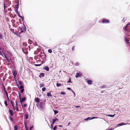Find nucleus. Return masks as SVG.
I'll use <instances>...</instances> for the list:
<instances>
[{
    "label": "nucleus",
    "mask_w": 130,
    "mask_h": 130,
    "mask_svg": "<svg viewBox=\"0 0 130 130\" xmlns=\"http://www.w3.org/2000/svg\"><path fill=\"white\" fill-rule=\"evenodd\" d=\"M12 73L14 77H15L16 75L17 74V72L16 70H13L12 71Z\"/></svg>",
    "instance_id": "f257e3e1"
},
{
    "label": "nucleus",
    "mask_w": 130,
    "mask_h": 130,
    "mask_svg": "<svg viewBox=\"0 0 130 130\" xmlns=\"http://www.w3.org/2000/svg\"><path fill=\"white\" fill-rule=\"evenodd\" d=\"M109 21L107 20L103 19L102 20V22L103 23H109Z\"/></svg>",
    "instance_id": "f03ea898"
},
{
    "label": "nucleus",
    "mask_w": 130,
    "mask_h": 130,
    "mask_svg": "<svg viewBox=\"0 0 130 130\" xmlns=\"http://www.w3.org/2000/svg\"><path fill=\"white\" fill-rule=\"evenodd\" d=\"M26 98H24L22 99L21 98H20V103H22V102L24 101L25 100Z\"/></svg>",
    "instance_id": "7ed1b4c3"
},
{
    "label": "nucleus",
    "mask_w": 130,
    "mask_h": 130,
    "mask_svg": "<svg viewBox=\"0 0 130 130\" xmlns=\"http://www.w3.org/2000/svg\"><path fill=\"white\" fill-rule=\"evenodd\" d=\"M81 74L79 73H77L75 77L76 78H77L79 77H80Z\"/></svg>",
    "instance_id": "20e7f679"
},
{
    "label": "nucleus",
    "mask_w": 130,
    "mask_h": 130,
    "mask_svg": "<svg viewBox=\"0 0 130 130\" xmlns=\"http://www.w3.org/2000/svg\"><path fill=\"white\" fill-rule=\"evenodd\" d=\"M126 124L124 123H121L119 124H118V125H117V126H121L123 125H125Z\"/></svg>",
    "instance_id": "39448f33"
},
{
    "label": "nucleus",
    "mask_w": 130,
    "mask_h": 130,
    "mask_svg": "<svg viewBox=\"0 0 130 130\" xmlns=\"http://www.w3.org/2000/svg\"><path fill=\"white\" fill-rule=\"evenodd\" d=\"M58 120V119L57 118H55V119H53V122H52V124H54L55 122L56 121Z\"/></svg>",
    "instance_id": "423d86ee"
},
{
    "label": "nucleus",
    "mask_w": 130,
    "mask_h": 130,
    "mask_svg": "<svg viewBox=\"0 0 130 130\" xmlns=\"http://www.w3.org/2000/svg\"><path fill=\"white\" fill-rule=\"evenodd\" d=\"M35 100L36 102L39 103V99L38 98H35Z\"/></svg>",
    "instance_id": "0eeeda50"
},
{
    "label": "nucleus",
    "mask_w": 130,
    "mask_h": 130,
    "mask_svg": "<svg viewBox=\"0 0 130 130\" xmlns=\"http://www.w3.org/2000/svg\"><path fill=\"white\" fill-rule=\"evenodd\" d=\"M44 69L46 70L47 71H49V68L47 66L45 67Z\"/></svg>",
    "instance_id": "6e6552de"
},
{
    "label": "nucleus",
    "mask_w": 130,
    "mask_h": 130,
    "mask_svg": "<svg viewBox=\"0 0 130 130\" xmlns=\"http://www.w3.org/2000/svg\"><path fill=\"white\" fill-rule=\"evenodd\" d=\"M43 103H41L39 104L40 107L41 108H42L43 107Z\"/></svg>",
    "instance_id": "1a4fd4ad"
},
{
    "label": "nucleus",
    "mask_w": 130,
    "mask_h": 130,
    "mask_svg": "<svg viewBox=\"0 0 130 130\" xmlns=\"http://www.w3.org/2000/svg\"><path fill=\"white\" fill-rule=\"evenodd\" d=\"M10 114L12 116L13 115V111L11 110H9Z\"/></svg>",
    "instance_id": "9d476101"
},
{
    "label": "nucleus",
    "mask_w": 130,
    "mask_h": 130,
    "mask_svg": "<svg viewBox=\"0 0 130 130\" xmlns=\"http://www.w3.org/2000/svg\"><path fill=\"white\" fill-rule=\"evenodd\" d=\"M87 82L88 84L89 85H90L92 84V81L90 80H88Z\"/></svg>",
    "instance_id": "9b49d317"
},
{
    "label": "nucleus",
    "mask_w": 130,
    "mask_h": 130,
    "mask_svg": "<svg viewBox=\"0 0 130 130\" xmlns=\"http://www.w3.org/2000/svg\"><path fill=\"white\" fill-rule=\"evenodd\" d=\"M115 114L113 115H107L108 116L111 117H113L114 116Z\"/></svg>",
    "instance_id": "f8f14e48"
},
{
    "label": "nucleus",
    "mask_w": 130,
    "mask_h": 130,
    "mask_svg": "<svg viewBox=\"0 0 130 130\" xmlns=\"http://www.w3.org/2000/svg\"><path fill=\"white\" fill-rule=\"evenodd\" d=\"M61 85V84L60 83H57L56 84V86L57 87H59Z\"/></svg>",
    "instance_id": "ddd939ff"
},
{
    "label": "nucleus",
    "mask_w": 130,
    "mask_h": 130,
    "mask_svg": "<svg viewBox=\"0 0 130 130\" xmlns=\"http://www.w3.org/2000/svg\"><path fill=\"white\" fill-rule=\"evenodd\" d=\"M47 95L48 96H50V97H51L52 96V95L51 94V93H47Z\"/></svg>",
    "instance_id": "4468645a"
},
{
    "label": "nucleus",
    "mask_w": 130,
    "mask_h": 130,
    "mask_svg": "<svg viewBox=\"0 0 130 130\" xmlns=\"http://www.w3.org/2000/svg\"><path fill=\"white\" fill-rule=\"evenodd\" d=\"M53 111L54 112L55 115L58 113V111L57 110H53Z\"/></svg>",
    "instance_id": "2eb2a0df"
},
{
    "label": "nucleus",
    "mask_w": 130,
    "mask_h": 130,
    "mask_svg": "<svg viewBox=\"0 0 130 130\" xmlns=\"http://www.w3.org/2000/svg\"><path fill=\"white\" fill-rule=\"evenodd\" d=\"M18 127L17 126H15L14 127V130H17L18 129Z\"/></svg>",
    "instance_id": "dca6fc26"
},
{
    "label": "nucleus",
    "mask_w": 130,
    "mask_h": 130,
    "mask_svg": "<svg viewBox=\"0 0 130 130\" xmlns=\"http://www.w3.org/2000/svg\"><path fill=\"white\" fill-rule=\"evenodd\" d=\"M125 41L126 42V43H128L129 41L127 39L125 38Z\"/></svg>",
    "instance_id": "f3484780"
},
{
    "label": "nucleus",
    "mask_w": 130,
    "mask_h": 130,
    "mask_svg": "<svg viewBox=\"0 0 130 130\" xmlns=\"http://www.w3.org/2000/svg\"><path fill=\"white\" fill-rule=\"evenodd\" d=\"M40 75L43 77L44 76V74L43 73H40Z\"/></svg>",
    "instance_id": "a211bd4d"
},
{
    "label": "nucleus",
    "mask_w": 130,
    "mask_h": 130,
    "mask_svg": "<svg viewBox=\"0 0 130 130\" xmlns=\"http://www.w3.org/2000/svg\"><path fill=\"white\" fill-rule=\"evenodd\" d=\"M130 25V23H128L127 25H126V27H125V30H126V28L129 25Z\"/></svg>",
    "instance_id": "6ab92c4d"
},
{
    "label": "nucleus",
    "mask_w": 130,
    "mask_h": 130,
    "mask_svg": "<svg viewBox=\"0 0 130 130\" xmlns=\"http://www.w3.org/2000/svg\"><path fill=\"white\" fill-rule=\"evenodd\" d=\"M130 25V23H128L127 25H126V27H125V30H126V28L129 25Z\"/></svg>",
    "instance_id": "aec40b11"
},
{
    "label": "nucleus",
    "mask_w": 130,
    "mask_h": 130,
    "mask_svg": "<svg viewBox=\"0 0 130 130\" xmlns=\"http://www.w3.org/2000/svg\"><path fill=\"white\" fill-rule=\"evenodd\" d=\"M48 52L50 53H51L52 52V51L51 49H48Z\"/></svg>",
    "instance_id": "412c9836"
},
{
    "label": "nucleus",
    "mask_w": 130,
    "mask_h": 130,
    "mask_svg": "<svg viewBox=\"0 0 130 130\" xmlns=\"http://www.w3.org/2000/svg\"><path fill=\"white\" fill-rule=\"evenodd\" d=\"M5 92L7 96L8 97V99H9L7 92L6 90L5 91Z\"/></svg>",
    "instance_id": "4be33fe9"
},
{
    "label": "nucleus",
    "mask_w": 130,
    "mask_h": 130,
    "mask_svg": "<svg viewBox=\"0 0 130 130\" xmlns=\"http://www.w3.org/2000/svg\"><path fill=\"white\" fill-rule=\"evenodd\" d=\"M42 90L43 91H45L46 90V88L45 87L43 88L42 89Z\"/></svg>",
    "instance_id": "5701e85b"
},
{
    "label": "nucleus",
    "mask_w": 130,
    "mask_h": 130,
    "mask_svg": "<svg viewBox=\"0 0 130 130\" xmlns=\"http://www.w3.org/2000/svg\"><path fill=\"white\" fill-rule=\"evenodd\" d=\"M19 99H20V98H21V95L20 94V93L19 92Z\"/></svg>",
    "instance_id": "b1692460"
},
{
    "label": "nucleus",
    "mask_w": 130,
    "mask_h": 130,
    "mask_svg": "<svg viewBox=\"0 0 130 130\" xmlns=\"http://www.w3.org/2000/svg\"><path fill=\"white\" fill-rule=\"evenodd\" d=\"M4 103L6 106H7L8 104H7V102L6 101H5V102Z\"/></svg>",
    "instance_id": "393cba45"
},
{
    "label": "nucleus",
    "mask_w": 130,
    "mask_h": 130,
    "mask_svg": "<svg viewBox=\"0 0 130 130\" xmlns=\"http://www.w3.org/2000/svg\"><path fill=\"white\" fill-rule=\"evenodd\" d=\"M60 94H62V95H65L66 94V93L65 92H62L60 93Z\"/></svg>",
    "instance_id": "a878e982"
},
{
    "label": "nucleus",
    "mask_w": 130,
    "mask_h": 130,
    "mask_svg": "<svg viewBox=\"0 0 130 130\" xmlns=\"http://www.w3.org/2000/svg\"><path fill=\"white\" fill-rule=\"evenodd\" d=\"M23 86H21L19 88L20 89H23Z\"/></svg>",
    "instance_id": "bb28decb"
},
{
    "label": "nucleus",
    "mask_w": 130,
    "mask_h": 130,
    "mask_svg": "<svg viewBox=\"0 0 130 130\" xmlns=\"http://www.w3.org/2000/svg\"><path fill=\"white\" fill-rule=\"evenodd\" d=\"M57 128V126H55L53 128V130H56Z\"/></svg>",
    "instance_id": "cd10ccee"
},
{
    "label": "nucleus",
    "mask_w": 130,
    "mask_h": 130,
    "mask_svg": "<svg viewBox=\"0 0 130 130\" xmlns=\"http://www.w3.org/2000/svg\"><path fill=\"white\" fill-rule=\"evenodd\" d=\"M24 89H21L20 91L21 92V93H23L24 91Z\"/></svg>",
    "instance_id": "c85d7f7f"
},
{
    "label": "nucleus",
    "mask_w": 130,
    "mask_h": 130,
    "mask_svg": "<svg viewBox=\"0 0 130 130\" xmlns=\"http://www.w3.org/2000/svg\"><path fill=\"white\" fill-rule=\"evenodd\" d=\"M97 118V117H93L92 118H91L90 119V120H91V119H95V118Z\"/></svg>",
    "instance_id": "c756f323"
},
{
    "label": "nucleus",
    "mask_w": 130,
    "mask_h": 130,
    "mask_svg": "<svg viewBox=\"0 0 130 130\" xmlns=\"http://www.w3.org/2000/svg\"><path fill=\"white\" fill-rule=\"evenodd\" d=\"M11 104L13 107V109H14V110H15V108H14V105H13V104L12 103H11Z\"/></svg>",
    "instance_id": "7c9ffc66"
},
{
    "label": "nucleus",
    "mask_w": 130,
    "mask_h": 130,
    "mask_svg": "<svg viewBox=\"0 0 130 130\" xmlns=\"http://www.w3.org/2000/svg\"><path fill=\"white\" fill-rule=\"evenodd\" d=\"M71 91H72V92H73V93H74V96L75 97V93L74 92V91L72 90H71Z\"/></svg>",
    "instance_id": "2f4dec72"
},
{
    "label": "nucleus",
    "mask_w": 130,
    "mask_h": 130,
    "mask_svg": "<svg viewBox=\"0 0 130 130\" xmlns=\"http://www.w3.org/2000/svg\"><path fill=\"white\" fill-rule=\"evenodd\" d=\"M27 106V105L26 104H24L23 105V106L24 107H26Z\"/></svg>",
    "instance_id": "473e14b6"
},
{
    "label": "nucleus",
    "mask_w": 130,
    "mask_h": 130,
    "mask_svg": "<svg viewBox=\"0 0 130 130\" xmlns=\"http://www.w3.org/2000/svg\"><path fill=\"white\" fill-rule=\"evenodd\" d=\"M71 80L70 79L69 81L68 82V83H71Z\"/></svg>",
    "instance_id": "72a5a7b5"
},
{
    "label": "nucleus",
    "mask_w": 130,
    "mask_h": 130,
    "mask_svg": "<svg viewBox=\"0 0 130 130\" xmlns=\"http://www.w3.org/2000/svg\"><path fill=\"white\" fill-rule=\"evenodd\" d=\"M33 126L30 127V130H31L33 128Z\"/></svg>",
    "instance_id": "f704fd0d"
},
{
    "label": "nucleus",
    "mask_w": 130,
    "mask_h": 130,
    "mask_svg": "<svg viewBox=\"0 0 130 130\" xmlns=\"http://www.w3.org/2000/svg\"><path fill=\"white\" fill-rule=\"evenodd\" d=\"M40 64H35V66H40Z\"/></svg>",
    "instance_id": "c9c22d12"
},
{
    "label": "nucleus",
    "mask_w": 130,
    "mask_h": 130,
    "mask_svg": "<svg viewBox=\"0 0 130 130\" xmlns=\"http://www.w3.org/2000/svg\"><path fill=\"white\" fill-rule=\"evenodd\" d=\"M16 110L18 111H19V109H18V107L17 106V108H16Z\"/></svg>",
    "instance_id": "e433bc0d"
},
{
    "label": "nucleus",
    "mask_w": 130,
    "mask_h": 130,
    "mask_svg": "<svg viewBox=\"0 0 130 130\" xmlns=\"http://www.w3.org/2000/svg\"><path fill=\"white\" fill-rule=\"evenodd\" d=\"M75 107L76 108H79L80 107L79 106H75Z\"/></svg>",
    "instance_id": "4c0bfd02"
},
{
    "label": "nucleus",
    "mask_w": 130,
    "mask_h": 130,
    "mask_svg": "<svg viewBox=\"0 0 130 130\" xmlns=\"http://www.w3.org/2000/svg\"><path fill=\"white\" fill-rule=\"evenodd\" d=\"M53 124H52L51 125V128H53Z\"/></svg>",
    "instance_id": "58836bf2"
},
{
    "label": "nucleus",
    "mask_w": 130,
    "mask_h": 130,
    "mask_svg": "<svg viewBox=\"0 0 130 130\" xmlns=\"http://www.w3.org/2000/svg\"><path fill=\"white\" fill-rule=\"evenodd\" d=\"M28 118V116H27V115L26 116V117H25L26 119H27Z\"/></svg>",
    "instance_id": "ea45409f"
},
{
    "label": "nucleus",
    "mask_w": 130,
    "mask_h": 130,
    "mask_svg": "<svg viewBox=\"0 0 130 130\" xmlns=\"http://www.w3.org/2000/svg\"><path fill=\"white\" fill-rule=\"evenodd\" d=\"M88 118H86V119H84V120H86V121H87L88 120Z\"/></svg>",
    "instance_id": "a19ab883"
},
{
    "label": "nucleus",
    "mask_w": 130,
    "mask_h": 130,
    "mask_svg": "<svg viewBox=\"0 0 130 130\" xmlns=\"http://www.w3.org/2000/svg\"><path fill=\"white\" fill-rule=\"evenodd\" d=\"M113 130V128H110V129H108L106 130Z\"/></svg>",
    "instance_id": "79ce46f5"
},
{
    "label": "nucleus",
    "mask_w": 130,
    "mask_h": 130,
    "mask_svg": "<svg viewBox=\"0 0 130 130\" xmlns=\"http://www.w3.org/2000/svg\"><path fill=\"white\" fill-rule=\"evenodd\" d=\"M67 89L69 90H71V88H70L68 87L67 88Z\"/></svg>",
    "instance_id": "37998d69"
},
{
    "label": "nucleus",
    "mask_w": 130,
    "mask_h": 130,
    "mask_svg": "<svg viewBox=\"0 0 130 130\" xmlns=\"http://www.w3.org/2000/svg\"><path fill=\"white\" fill-rule=\"evenodd\" d=\"M75 64L77 66H78L79 65V64L77 63H76Z\"/></svg>",
    "instance_id": "c03bdc74"
},
{
    "label": "nucleus",
    "mask_w": 130,
    "mask_h": 130,
    "mask_svg": "<svg viewBox=\"0 0 130 130\" xmlns=\"http://www.w3.org/2000/svg\"><path fill=\"white\" fill-rule=\"evenodd\" d=\"M59 127H62V126L61 125H59Z\"/></svg>",
    "instance_id": "a18cd8bd"
},
{
    "label": "nucleus",
    "mask_w": 130,
    "mask_h": 130,
    "mask_svg": "<svg viewBox=\"0 0 130 130\" xmlns=\"http://www.w3.org/2000/svg\"><path fill=\"white\" fill-rule=\"evenodd\" d=\"M0 38H2V35H0Z\"/></svg>",
    "instance_id": "49530a36"
},
{
    "label": "nucleus",
    "mask_w": 130,
    "mask_h": 130,
    "mask_svg": "<svg viewBox=\"0 0 130 130\" xmlns=\"http://www.w3.org/2000/svg\"><path fill=\"white\" fill-rule=\"evenodd\" d=\"M5 58H6V59H7V60H8V59H8V58H7L6 57H5Z\"/></svg>",
    "instance_id": "de8ad7c7"
},
{
    "label": "nucleus",
    "mask_w": 130,
    "mask_h": 130,
    "mask_svg": "<svg viewBox=\"0 0 130 130\" xmlns=\"http://www.w3.org/2000/svg\"><path fill=\"white\" fill-rule=\"evenodd\" d=\"M87 118H88V119H90V118L89 117H88Z\"/></svg>",
    "instance_id": "09e8293b"
},
{
    "label": "nucleus",
    "mask_w": 130,
    "mask_h": 130,
    "mask_svg": "<svg viewBox=\"0 0 130 130\" xmlns=\"http://www.w3.org/2000/svg\"><path fill=\"white\" fill-rule=\"evenodd\" d=\"M17 105V102H16V105Z\"/></svg>",
    "instance_id": "8fccbe9b"
},
{
    "label": "nucleus",
    "mask_w": 130,
    "mask_h": 130,
    "mask_svg": "<svg viewBox=\"0 0 130 130\" xmlns=\"http://www.w3.org/2000/svg\"><path fill=\"white\" fill-rule=\"evenodd\" d=\"M18 15H19V16L20 17H20V16L19 15V14H18Z\"/></svg>",
    "instance_id": "3c124183"
},
{
    "label": "nucleus",
    "mask_w": 130,
    "mask_h": 130,
    "mask_svg": "<svg viewBox=\"0 0 130 130\" xmlns=\"http://www.w3.org/2000/svg\"><path fill=\"white\" fill-rule=\"evenodd\" d=\"M39 77H40L41 78V76H39Z\"/></svg>",
    "instance_id": "603ef678"
},
{
    "label": "nucleus",
    "mask_w": 130,
    "mask_h": 130,
    "mask_svg": "<svg viewBox=\"0 0 130 130\" xmlns=\"http://www.w3.org/2000/svg\"><path fill=\"white\" fill-rule=\"evenodd\" d=\"M11 120H12V118H11Z\"/></svg>",
    "instance_id": "864d4df0"
},
{
    "label": "nucleus",
    "mask_w": 130,
    "mask_h": 130,
    "mask_svg": "<svg viewBox=\"0 0 130 130\" xmlns=\"http://www.w3.org/2000/svg\"><path fill=\"white\" fill-rule=\"evenodd\" d=\"M18 14V12H17Z\"/></svg>",
    "instance_id": "5fc2aeb1"
},
{
    "label": "nucleus",
    "mask_w": 130,
    "mask_h": 130,
    "mask_svg": "<svg viewBox=\"0 0 130 130\" xmlns=\"http://www.w3.org/2000/svg\"><path fill=\"white\" fill-rule=\"evenodd\" d=\"M1 48H0V50H1Z\"/></svg>",
    "instance_id": "6e6d98bb"
}]
</instances>
